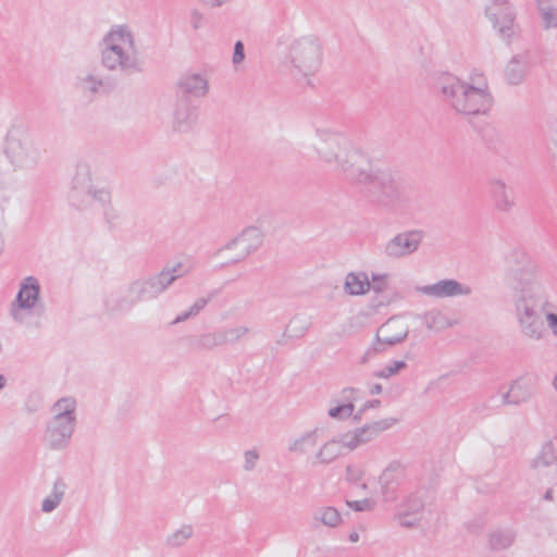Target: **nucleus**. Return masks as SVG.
Wrapping results in <instances>:
<instances>
[{"label":"nucleus","mask_w":557,"mask_h":557,"mask_svg":"<svg viewBox=\"0 0 557 557\" xmlns=\"http://www.w3.org/2000/svg\"><path fill=\"white\" fill-rule=\"evenodd\" d=\"M343 163L344 177L359 186V191L368 202L393 210L403 209L410 202L408 185L389 169L366 171L356 162Z\"/></svg>","instance_id":"nucleus-1"},{"label":"nucleus","mask_w":557,"mask_h":557,"mask_svg":"<svg viewBox=\"0 0 557 557\" xmlns=\"http://www.w3.org/2000/svg\"><path fill=\"white\" fill-rule=\"evenodd\" d=\"M101 64L109 71L120 69L127 74L143 72L139 60L125 48L134 49V36L126 25H117L103 37Z\"/></svg>","instance_id":"nucleus-2"},{"label":"nucleus","mask_w":557,"mask_h":557,"mask_svg":"<svg viewBox=\"0 0 557 557\" xmlns=\"http://www.w3.org/2000/svg\"><path fill=\"white\" fill-rule=\"evenodd\" d=\"M515 286V311L522 333L534 339H540L544 332V323L536 311L537 300L535 298V282L531 272L517 275Z\"/></svg>","instance_id":"nucleus-3"},{"label":"nucleus","mask_w":557,"mask_h":557,"mask_svg":"<svg viewBox=\"0 0 557 557\" xmlns=\"http://www.w3.org/2000/svg\"><path fill=\"white\" fill-rule=\"evenodd\" d=\"M165 275L160 271L144 280L132 282L124 295L112 294L106 301L110 310L127 311L138 301L157 298L169 288Z\"/></svg>","instance_id":"nucleus-4"},{"label":"nucleus","mask_w":557,"mask_h":557,"mask_svg":"<svg viewBox=\"0 0 557 557\" xmlns=\"http://www.w3.org/2000/svg\"><path fill=\"white\" fill-rule=\"evenodd\" d=\"M76 403L73 398L59 399L52 407L54 416L47 424L45 441L51 449L65 448L73 435L76 424Z\"/></svg>","instance_id":"nucleus-5"},{"label":"nucleus","mask_w":557,"mask_h":557,"mask_svg":"<svg viewBox=\"0 0 557 557\" xmlns=\"http://www.w3.org/2000/svg\"><path fill=\"white\" fill-rule=\"evenodd\" d=\"M430 86L433 94L440 97L443 102L457 113L465 114V110L458 103L466 106L470 94L468 87H472L471 84L460 81L450 73L438 72L432 75Z\"/></svg>","instance_id":"nucleus-6"},{"label":"nucleus","mask_w":557,"mask_h":557,"mask_svg":"<svg viewBox=\"0 0 557 557\" xmlns=\"http://www.w3.org/2000/svg\"><path fill=\"white\" fill-rule=\"evenodd\" d=\"M317 134L320 138L315 145V151L326 163L337 162L339 171L343 173V163L346 160L356 162V154L347 151L349 140L345 135L330 129L318 128Z\"/></svg>","instance_id":"nucleus-7"},{"label":"nucleus","mask_w":557,"mask_h":557,"mask_svg":"<svg viewBox=\"0 0 557 557\" xmlns=\"http://www.w3.org/2000/svg\"><path fill=\"white\" fill-rule=\"evenodd\" d=\"M321 45L313 36L295 40L289 48V61L304 76L313 74L321 64Z\"/></svg>","instance_id":"nucleus-8"},{"label":"nucleus","mask_w":557,"mask_h":557,"mask_svg":"<svg viewBox=\"0 0 557 557\" xmlns=\"http://www.w3.org/2000/svg\"><path fill=\"white\" fill-rule=\"evenodd\" d=\"M71 202L79 209L91 206L94 201L106 203L110 200L109 191L95 189L91 184L88 165L79 164L72 182Z\"/></svg>","instance_id":"nucleus-9"},{"label":"nucleus","mask_w":557,"mask_h":557,"mask_svg":"<svg viewBox=\"0 0 557 557\" xmlns=\"http://www.w3.org/2000/svg\"><path fill=\"white\" fill-rule=\"evenodd\" d=\"M4 153L20 169H32L38 161V150L20 129L10 131L5 137Z\"/></svg>","instance_id":"nucleus-10"},{"label":"nucleus","mask_w":557,"mask_h":557,"mask_svg":"<svg viewBox=\"0 0 557 557\" xmlns=\"http://www.w3.org/2000/svg\"><path fill=\"white\" fill-rule=\"evenodd\" d=\"M485 13L494 29L507 44H510L513 37L519 35L520 27L516 23L517 15L508 0H493Z\"/></svg>","instance_id":"nucleus-11"},{"label":"nucleus","mask_w":557,"mask_h":557,"mask_svg":"<svg viewBox=\"0 0 557 557\" xmlns=\"http://www.w3.org/2000/svg\"><path fill=\"white\" fill-rule=\"evenodd\" d=\"M397 423V419L387 418L371 423H367L360 428H356L352 431L344 433L339 436V442L343 447L349 450L366 445L376 438L382 432L388 430Z\"/></svg>","instance_id":"nucleus-12"},{"label":"nucleus","mask_w":557,"mask_h":557,"mask_svg":"<svg viewBox=\"0 0 557 557\" xmlns=\"http://www.w3.org/2000/svg\"><path fill=\"white\" fill-rule=\"evenodd\" d=\"M424 233L421 230H410L396 234L384 246V255L389 259H403L414 253L422 240Z\"/></svg>","instance_id":"nucleus-13"},{"label":"nucleus","mask_w":557,"mask_h":557,"mask_svg":"<svg viewBox=\"0 0 557 557\" xmlns=\"http://www.w3.org/2000/svg\"><path fill=\"white\" fill-rule=\"evenodd\" d=\"M40 285L36 277L27 276L21 283L15 300L11 304V315L15 321H22L21 310L33 309L39 298Z\"/></svg>","instance_id":"nucleus-14"},{"label":"nucleus","mask_w":557,"mask_h":557,"mask_svg":"<svg viewBox=\"0 0 557 557\" xmlns=\"http://www.w3.org/2000/svg\"><path fill=\"white\" fill-rule=\"evenodd\" d=\"M197 120L198 108L186 97H178L174 110L173 129L178 133H189L195 128Z\"/></svg>","instance_id":"nucleus-15"},{"label":"nucleus","mask_w":557,"mask_h":557,"mask_svg":"<svg viewBox=\"0 0 557 557\" xmlns=\"http://www.w3.org/2000/svg\"><path fill=\"white\" fill-rule=\"evenodd\" d=\"M417 290L423 295L435 298L456 297L461 295L468 296L472 293L471 287L461 284L454 278L441 280L434 284L420 286L417 287Z\"/></svg>","instance_id":"nucleus-16"},{"label":"nucleus","mask_w":557,"mask_h":557,"mask_svg":"<svg viewBox=\"0 0 557 557\" xmlns=\"http://www.w3.org/2000/svg\"><path fill=\"white\" fill-rule=\"evenodd\" d=\"M209 90L208 79L199 73L187 72L183 74L177 82L178 97L200 98L205 97Z\"/></svg>","instance_id":"nucleus-17"},{"label":"nucleus","mask_w":557,"mask_h":557,"mask_svg":"<svg viewBox=\"0 0 557 557\" xmlns=\"http://www.w3.org/2000/svg\"><path fill=\"white\" fill-rule=\"evenodd\" d=\"M535 392L532 377H519L511 385L508 392L503 394L502 405H521L531 399Z\"/></svg>","instance_id":"nucleus-18"},{"label":"nucleus","mask_w":557,"mask_h":557,"mask_svg":"<svg viewBox=\"0 0 557 557\" xmlns=\"http://www.w3.org/2000/svg\"><path fill=\"white\" fill-rule=\"evenodd\" d=\"M261 234L256 227H248L244 230L238 236L230 240L225 245V249H232L234 246L242 245L243 253L233 259L230 263H237L246 259L249 255L256 251L261 245Z\"/></svg>","instance_id":"nucleus-19"},{"label":"nucleus","mask_w":557,"mask_h":557,"mask_svg":"<svg viewBox=\"0 0 557 557\" xmlns=\"http://www.w3.org/2000/svg\"><path fill=\"white\" fill-rule=\"evenodd\" d=\"M469 95L466 106H460L465 110V115L485 114L492 107L493 98L487 88L468 87Z\"/></svg>","instance_id":"nucleus-20"},{"label":"nucleus","mask_w":557,"mask_h":557,"mask_svg":"<svg viewBox=\"0 0 557 557\" xmlns=\"http://www.w3.org/2000/svg\"><path fill=\"white\" fill-rule=\"evenodd\" d=\"M394 323V319H389L385 324L379 327L375 335V343L368 349L367 356L382 352L385 350V346H395L403 343L408 336V330H405L397 334H391L389 329Z\"/></svg>","instance_id":"nucleus-21"},{"label":"nucleus","mask_w":557,"mask_h":557,"mask_svg":"<svg viewBox=\"0 0 557 557\" xmlns=\"http://www.w3.org/2000/svg\"><path fill=\"white\" fill-rule=\"evenodd\" d=\"M79 87L85 94L92 96L108 95L116 88V81L110 77H98L91 74L79 78Z\"/></svg>","instance_id":"nucleus-22"},{"label":"nucleus","mask_w":557,"mask_h":557,"mask_svg":"<svg viewBox=\"0 0 557 557\" xmlns=\"http://www.w3.org/2000/svg\"><path fill=\"white\" fill-rule=\"evenodd\" d=\"M398 466L389 465L380 476L381 492L386 502L396 499L398 490Z\"/></svg>","instance_id":"nucleus-23"},{"label":"nucleus","mask_w":557,"mask_h":557,"mask_svg":"<svg viewBox=\"0 0 557 557\" xmlns=\"http://www.w3.org/2000/svg\"><path fill=\"white\" fill-rule=\"evenodd\" d=\"M344 289L351 296L363 295L370 290V278L364 272H349L345 278Z\"/></svg>","instance_id":"nucleus-24"},{"label":"nucleus","mask_w":557,"mask_h":557,"mask_svg":"<svg viewBox=\"0 0 557 557\" xmlns=\"http://www.w3.org/2000/svg\"><path fill=\"white\" fill-rule=\"evenodd\" d=\"M527 60L523 55H513L505 70V77L510 85L520 84L525 75Z\"/></svg>","instance_id":"nucleus-25"},{"label":"nucleus","mask_w":557,"mask_h":557,"mask_svg":"<svg viewBox=\"0 0 557 557\" xmlns=\"http://www.w3.org/2000/svg\"><path fill=\"white\" fill-rule=\"evenodd\" d=\"M490 191L498 210L509 211L511 209L513 202L509 199L506 185L502 181L491 182Z\"/></svg>","instance_id":"nucleus-26"},{"label":"nucleus","mask_w":557,"mask_h":557,"mask_svg":"<svg viewBox=\"0 0 557 557\" xmlns=\"http://www.w3.org/2000/svg\"><path fill=\"white\" fill-rule=\"evenodd\" d=\"M516 540V533L510 529L496 530L488 535V545L493 550H503L510 547Z\"/></svg>","instance_id":"nucleus-27"},{"label":"nucleus","mask_w":557,"mask_h":557,"mask_svg":"<svg viewBox=\"0 0 557 557\" xmlns=\"http://www.w3.org/2000/svg\"><path fill=\"white\" fill-rule=\"evenodd\" d=\"M66 490L63 479L58 478L53 484L52 493L42 500L41 510L44 512L53 511L61 503Z\"/></svg>","instance_id":"nucleus-28"},{"label":"nucleus","mask_w":557,"mask_h":557,"mask_svg":"<svg viewBox=\"0 0 557 557\" xmlns=\"http://www.w3.org/2000/svg\"><path fill=\"white\" fill-rule=\"evenodd\" d=\"M341 445L339 437L327 441L317 453L315 458L321 463H331L341 456Z\"/></svg>","instance_id":"nucleus-29"},{"label":"nucleus","mask_w":557,"mask_h":557,"mask_svg":"<svg viewBox=\"0 0 557 557\" xmlns=\"http://www.w3.org/2000/svg\"><path fill=\"white\" fill-rule=\"evenodd\" d=\"M424 324L430 331H441L450 326L448 318L438 310H432L423 314Z\"/></svg>","instance_id":"nucleus-30"},{"label":"nucleus","mask_w":557,"mask_h":557,"mask_svg":"<svg viewBox=\"0 0 557 557\" xmlns=\"http://www.w3.org/2000/svg\"><path fill=\"white\" fill-rule=\"evenodd\" d=\"M557 460L553 443L546 442L540 454L532 460V468L548 467Z\"/></svg>","instance_id":"nucleus-31"},{"label":"nucleus","mask_w":557,"mask_h":557,"mask_svg":"<svg viewBox=\"0 0 557 557\" xmlns=\"http://www.w3.org/2000/svg\"><path fill=\"white\" fill-rule=\"evenodd\" d=\"M161 272L166 274L164 278L170 287L176 280L188 275L191 272V267L177 262L174 265L164 267Z\"/></svg>","instance_id":"nucleus-32"},{"label":"nucleus","mask_w":557,"mask_h":557,"mask_svg":"<svg viewBox=\"0 0 557 557\" xmlns=\"http://www.w3.org/2000/svg\"><path fill=\"white\" fill-rule=\"evenodd\" d=\"M313 518L314 520L320 521L324 525L331 528L337 527L342 521L341 513L334 507H325L319 511H315Z\"/></svg>","instance_id":"nucleus-33"},{"label":"nucleus","mask_w":557,"mask_h":557,"mask_svg":"<svg viewBox=\"0 0 557 557\" xmlns=\"http://www.w3.org/2000/svg\"><path fill=\"white\" fill-rule=\"evenodd\" d=\"M424 509L423 497L419 492L409 495L403 503L401 510L409 515L420 516Z\"/></svg>","instance_id":"nucleus-34"},{"label":"nucleus","mask_w":557,"mask_h":557,"mask_svg":"<svg viewBox=\"0 0 557 557\" xmlns=\"http://www.w3.org/2000/svg\"><path fill=\"white\" fill-rule=\"evenodd\" d=\"M355 411V405L349 403H337L336 406L329 409L327 414L330 418L338 421L347 420L348 418H352Z\"/></svg>","instance_id":"nucleus-35"},{"label":"nucleus","mask_w":557,"mask_h":557,"mask_svg":"<svg viewBox=\"0 0 557 557\" xmlns=\"http://www.w3.org/2000/svg\"><path fill=\"white\" fill-rule=\"evenodd\" d=\"M317 434L318 429L305 433L299 438L294 441V443L289 446V450L304 453L306 451V445L313 447L317 444Z\"/></svg>","instance_id":"nucleus-36"},{"label":"nucleus","mask_w":557,"mask_h":557,"mask_svg":"<svg viewBox=\"0 0 557 557\" xmlns=\"http://www.w3.org/2000/svg\"><path fill=\"white\" fill-rule=\"evenodd\" d=\"M407 367L406 362L403 360H396L385 366L382 370L374 372V376L381 379H388L395 374H397L400 370Z\"/></svg>","instance_id":"nucleus-37"},{"label":"nucleus","mask_w":557,"mask_h":557,"mask_svg":"<svg viewBox=\"0 0 557 557\" xmlns=\"http://www.w3.org/2000/svg\"><path fill=\"white\" fill-rule=\"evenodd\" d=\"M193 535V529L190 525H184L182 529L173 533L168 537V543L171 546H181Z\"/></svg>","instance_id":"nucleus-38"},{"label":"nucleus","mask_w":557,"mask_h":557,"mask_svg":"<svg viewBox=\"0 0 557 557\" xmlns=\"http://www.w3.org/2000/svg\"><path fill=\"white\" fill-rule=\"evenodd\" d=\"M224 333L227 339V344H233L239 341L245 335H247L249 333V329L247 326L224 329Z\"/></svg>","instance_id":"nucleus-39"},{"label":"nucleus","mask_w":557,"mask_h":557,"mask_svg":"<svg viewBox=\"0 0 557 557\" xmlns=\"http://www.w3.org/2000/svg\"><path fill=\"white\" fill-rule=\"evenodd\" d=\"M387 288V274H375L371 275L370 289L375 293H382Z\"/></svg>","instance_id":"nucleus-40"},{"label":"nucleus","mask_w":557,"mask_h":557,"mask_svg":"<svg viewBox=\"0 0 557 557\" xmlns=\"http://www.w3.org/2000/svg\"><path fill=\"white\" fill-rule=\"evenodd\" d=\"M219 294L220 289H214L210 292L207 297L198 298L190 307L191 313L197 315L208 305V302Z\"/></svg>","instance_id":"nucleus-41"},{"label":"nucleus","mask_w":557,"mask_h":557,"mask_svg":"<svg viewBox=\"0 0 557 557\" xmlns=\"http://www.w3.org/2000/svg\"><path fill=\"white\" fill-rule=\"evenodd\" d=\"M397 518H398L399 524L403 528H408V529L417 527L421 520L420 516L409 515L405 511H399V513L397 515Z\"/></svg>","instance_id":"nucleus-42"},{"label":"nucleus","mask_w":557,"mask_h":557,"mask_svg":"<svg viewBox=\"0 0 557 557\" xmlns=\"http://www.w3.org/2000/svg\"><path fill=\"white\" fill-rule=\"evenodd\" d=\"M195 347L199 349H212L216 347L213 333L200 335L195 342Z\"/></svg>","instance_id":"nucleus-43"},{"label":"nucleus","mask_w":557,"mask_h":557,"mask_svg":"<svg viewBox=\"0 0 557 557\" xmlns=\"http://www.w3.org/2000/svg\"><path fill=\"white\" fill-rule=\"evenodd\" d=\"M346 503L348 507H350L355 511H370L374 506V502L369 498H364L361 500H347Z\"/></svg>","instance_id":"nucleus-44"},{"label":"nucleus","mask_w":557,"mask_h":557,"mask_svg":"<svg viewBox=\"0 0 557 557\" xmlns=\"http://www.w3.org/2000/svg\"><path fill=\"white\" fill-rule=\"evenodd\" d=\"M364 475V471L357 466L349 465L346 467V480L350 483H358Z\"/></svg>","instance_id":"nucleus-45"},{"label":"nucleus","mask_w":557,"mask_h":557,"mask_svg":"<svg viewBox=\"0 0 557 557\" xmlns=\"http://www.w3.org/2000/svg\"><path fill=\"white\" fill-rule=\"evenodd\" d=\"M381 406V400L380 399H371V400H368L366 401L362 407L352 416V420L355 422H359L361 421L363 414L366 413V411H369L370 408H377Z\"/></svg>","instance_id":"nucleus-46"},{"label":"nucleus","mask_w":557,"mask_h":557,"mask_svg":"<svg viewBox=\"0 0 557 557\" xmlns=\"http://www.w3.org/2000/svg\"><path fill=\"white\" fill-rule=\"evenodd\" d=\"M543 22L546 28L557 27V11L554 9L544 10L542 13Z\"/></svg>","instance_id":"nucleus-47"},{"label":"nucleus","mask_w":557,"mask_h":557,"mask_svg":"<svg viewBox=\"0 0 557 557\" xmlns=\"http://www.w3.org/2000/svg\"><path fill=\"white\" fill-rule=\"evenodd\" d=\"M358 393H359V389H357L355 387H345L341 392L342 399L345 404L351 403L355 405V401L358 399V396H357Z\"/></svg>","instance_id":"nucleus-48"},{"label":"nucleus","mask_w":557,"mask_h":557,"mask_svg":"<svg viewBox=\"0 0 557 557\" xmlns=\"http://www.w3.org/2000/svg\"><path fill=\"white\" fill-rule=\"evenodd\" d=\"M244 59H245V47H244V44L240 40H238L234 45V52H233L232 61L235 65H237L240 62H243Z\"/></svg>","instance_id":"nucleus-49"},{"label":"nucleus","mask_w":557,"mask_h":557,"mask_svg":"<svg viewBox=\"0 0 557 557\" xmlns=\"http://www.w3.org/2000/svg\"><path fill=\"white\" fill-rule=\"evenodd\" d=\"M258 454L256 450H247L245 453V466L244 468L246 470H252L256 466V462L258 460Z\"/></svg>","instance_id":"nucleus-50"},{"label":"nucleus","mask_w":557,"mask_h":557,"mask_svg":"<svg viewBox=\"0 0 557 557\" xmlns=\"http://www.w3.org/2000/svg\"><path fill=\"white\" fill-rule=\"evenodd\" d=\"M205 17L198 10H193L190 13V24L194 29H198L203 25Z\"/></svg>","instance_id":"nucleus-51"},{"label":"nucleus","mask_w":557,"mask_h":557,"mask_svg":"<svg viewBox=\"0 0 557 557\" xmlns=\"http://www.w3.org/2000/svg\"><path fill=\"white\" fill-rule=\"evenodd\" d=\"M212 333H213V337H214V342H215L216 346H222V345L227 344V339H226V336H225V333H224V329L215 331V332H212Z\"/></svg>","instance_id":"nucleus-52"},{"label":"nucleus","mask_w":557,"mask_h":557,"mask_svg":"<svg viewBox=\"0 0 557 557\" xmlns=\"http://www.w3.org/2000/svg\"><path fill=\"white\" fill-rule=\"evenodd\" d=\"M546 319L553 333L557 336V314L547 313Z\"/></svg>","instance_id":"nucleus-53"},{"label":"nucleus","mask_w":557,"mask_h":557,"mask_svg":"<svg viewBox=\"0 0 557 557\" xmlns=\"http://www.w3.org/2000/svg\"><path fill=\"white\" fill-rule=\"evenodd\" d=\"M190 317H195L194 313H191V310L190 308L187 310V311H184L182 312L181 314H178L175 320L173 321V323H180V322H183L187 319H189Z\"/></svg>","instance_id":"nucleus-54"},{"label":"nucleus","mask_w":557,"mask_h":557,"mask_svg":"<svg viewBox=\"0 0 557 557\" xmlns=\"http://www.w3.org/2000/svg\"><path fill=\"white\" fill-rule=\"evenodd\" d=\"M9 197L3 187H0V209H3V206L8 202Z\"/></svg>","instance_id":"nucleus-55"},{"label":"nucleus","mask_w":557,"mask_h":557,"mask_svg":"<svg viewBox=\"0 0 557 557\" xmlns=\"http://www.w3.org/2000/svg\"><path fill=\"white\" fill-rule=\"evenodd\" d=\"M382 391H383L382 385L380 383H375V384L371 385L369 392L371 395H376V394H381Z\"/></svg>","instance_id":"nucleus-56"},{"label":"nucleus","mask_w":557,"mask_h":557,"mask_svg":"<svg viewBox=\"0 0 557 557\" xmlns=\"http://www.w3.org/2000/svg\"><path fill=\"white\" fill-rule=\"evenodd\" d=\"M228 1L230 0H206V2L211 7H221Z\"/></svg>","instance_id":"nucleus-57"},{"label":"nucleus","mask_w":557,"mask_h":557,"mask_svg":"<svg viewBox=\"0 0 557 557\" xmlns=\"http://www.w3.org/2000/svg\"><path fill=\"white\" fill-rule=\"evenodd\" d=\"M544 499L545 500H552L553 499V491L552 490H547L544 494Z\"/></svg>","instance_id":"nucleus-58"},{"label":"nucleus","mask_w":557,"mask_h":557,"mask_svg":"<svg viewBox=\"0 0 557 557\" xmlns=\"http://www.w3.org/2000/svg\"><path fill=\"white\" fill-rule=\"evenodd\" d=\"M309 329V324L302 325L301 330L296 334V336H302Z\"/></svg>","instance_id":"nucleus-59"},{"label":"nucleus","mask_w":557,"mask_h":557,"mask_svg":"<svg viewBox=\"0 0 557 557\" xmlns=\"http://www.w3.org/2000/svg\"><path fill=\"white\" fill-rule=\"evenodd\" d=\"M7 379L3 374H0V391L5 386Z\"/></svg>","instance_id":"nucleus-60"},{"label":"nucleus","mask_w":557,"mask_h":557,"mask_svg":"<svg viewBox=\"0 0 557 557\" xmlns=\"http://www.w3.org/2000/svg\"><path fill=\"white\" fill-rule=\"evenodd\" d=\"M485 408H486V405L475 406V407H474V411H475V412H482V411H483V409H485Z\"/></svg>","instance_id":"nucleus-61"},{"label":"nucleus","mask_w":557,"mask_h":557,"mask_svg":"<svg viewBox=\"0 0 557 557\" xmlns=\"http://www.w3.org/2000/svg\"><path fill=\"white\" fill-rule=\"evenodd\" d=\"M358 537H359V536H358V534H357V533H352V534H350V536H349V539H350V541H351V542H357V541H358Z\"/></svg>","instance_id":"nucleus-62"},{"label":"nucleus","mask_w":557,"mask_h":557,"mask_svg":"<svg viewBox=\"0 0 557 557\" xmlns=\"http://www.w3.org/2000/svg\"><path fill=\"white\" fill-rule=\"evenodd\" d=\"M553 385H554V387L557 391V375L554 377Z\"/></svg>","instance_id":"nucleus-63"},{"label":"nucleus","mask_w":557,"mask_h":557,"mask_svg":"<svg viewBox=\"0 0 557 557\" xmlns=\"http://www.w3.org/2000/svg\"><path fill=\"white\" fill-rule=\"evenodd\" d=\"M296 321H297V319L292 320L290 324H289V325L287 326V329H286V332L289 330L290 325H292L293 323H295Z\"/></svg>","instance_id":"nucleus-64"}]
</instances>
